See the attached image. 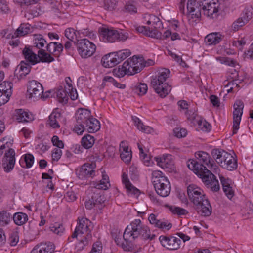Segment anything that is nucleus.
Listing matches in <instances>:
<instances>
[{
	"mask_svg": "<svg viewBox=\"0 0 253 253\" xmlns=\"http://www.w3.org/2000/svg\"><path fill=\"white\" fill-rule=\"evenodd\" d=\"M76 122L74 130L78 135H82L85 130L89 133H94L100 128L99 121L93 117L90 111L87 109H82L78 111Z\"/></svg>",
	"mask_w": 253,
	"mask_h": 253,
	"instance_id": "nucleus-1",
	"label": "nucleus"
},
{
	"mask_svg": "<svg viewBox=\"0 0 253 253\" xmlns=\"http://www.w3.org/2000/svg\"><path fill=\"white\" fill-rule=\"evenodd\" d=\"M92 200L94 203V207H96L98 209H101L102 204L105 200L104 196L100 193L94 192L92 195Z\"/></svg>",
	"mask_w": 253,
	"mask_h": 253,
	"instance_id": "nucleus-36",
	"label": "nucleus"
},
{
	"mask_svg": "<svg viewBox=\"0 0 253 253\" xmlns=\"http://www.w3.org/2000/svg\"><path fill=\"white\" fill-rule=\"evenodd\" d=\"M148 220L150 224L158 228L161 220L158 219L155 214L151 213L148 217Z\"/></svg>",
	"mask_w": 253,
	"mask_h": 253,
	"instance_id": "nucleus-57",
	"label": "nucleus"
},
{
	"mask_svg": "<svg viewBox=\"0 0 253 253\" xmlns=\"http://www.w3.org/2000/svg\"><path fill=\"white\" fill-rule=\"evenodd\" d=\"M16 119L19 122H27L32 120L33 117L31 115L20 109L16 110Z\"/></svg>",
	"mask_w": 253,
	"mask_h": 253,
	"instance_id": "nucleus-33",
	"label": "nucleus"
},
{
	"mask_svg": "<svg viewBox=\"0 0 253 253\" xmlns=\"http://www.w3.org/2000/svg\"><path fill=\"white\" fill-rule=\"evenodd\" d=\"M12 215L6 211L0 212V226H4L9 224L12 218Z\"/></svg>",
	"mask_w": 253,
	"mask_h": 253,
	"instance_id": "nucleus-41",
	"label": "nucleus"
},
{
	"mask_svg": "<svg viewBox=\"0 0 253 253\" xmlns=\"http://www.w3.org/2000/svg\"><path fill=\"white\" fill-rule=\"evenodd\" d=\"M93 228L92 223L89 219L86 218H78V225L72 234L71 238H76L80 234H91Z\"/></svg>",
	"mask_w": 253,
	"mask_h": 253,
	"instance_id": "nucleus-12",
	"label": "nucleus"
},
{
	"mask_svg": "<svg viewBox=\"0 0 253 253\" xmlns=\"http://www.w3.org/2000/svg\"><path fill=\"white\" fill-rule=\"evenodd\" d=\"M46 49L48 52L56 57H58L63 50V46L60 43L51 42L47 43Z\"/></svg>",
	"mask_w": 253,
	"mask_h": 253,
	"instance_id": "nucleus-22",
	"label": "nucleus"
},
{
	"mask_svg": "<svg viewBox=\"0 0 253 253\" xmlns=\"http://www.w3.org/2000/svg\"><path fill=\"white\" fill-rule=\"evenodd\" d=\"M211 155L214 159L221 167H226L225 162L223 161L226 160V158H228L227 159H229L231 158L230 153L223 150L217 149H213L211 151Z\"/></svg>",
	"mask_w": 253,
	"mask_h": 253,
	"instance_id": "nucleus-19",
	"label": "nucleus"
},
{
	"mask_svg": "<svg viewBox=\"0 0 253 253\" xmlns=\"http://www.w3.org/2000/svg\"><path fill=\"white\" fill-rule=\"evenodd\" d=\"M246 23H247V20H245L243 17H240L233 22L232 25V28L234 31H238Z\"/></svg>",
	"mask_w": 253,
	"mask_h": 253,
	"instance_id": "nucleus-49",
	"label": "nucleus"
},
{
	"mask_svg": "<svg viewBox=\"0 0 253 253\" xmlns=\"http://www.w3.org/2000/svg\"><path fill=\"white\" fill-rule=\"evenodd\" d=\"M12 84L11 82L3 81L0 84V92L2 93L12 91Z\"/></svg>",
	"mask_w": 253,
	"mask_h": 253,
	"instance_id": "nucleus-50",
	"label": "nucleus"
},
{
	"mask_svg": "<svg viewBox=\"0 0 253 253\" xmlns=\"http://www.w3.org/2000/svg\"><path fill=\"white\" fill-rule=\"evenodd\" d=\"M15 151L12 148H9L5 152L2 159V167L5 172H9L13 169L15 164Z\"/></svg>",
	"mask_w": 253,
	"mask_h": 253,
	"instance_id": "nucleus-15",
	"label": "nucleus"
},
{
	"mask_svg": "<svg viewBox=\"0 0 253 253\" xmlns=\"http://www.w3.org/2000/svg\"><path fill=\"white\" fill-rule=\"evenodd\" d=\"M65 35L66 37L70 40L71 41H73L74 37L76 35V32L73 28H68L65 31Z\"/></svg>",
	"mask_w": 253,
	"mask_h": 253,
	"instance_id": "nucleus-60",
	"label": "nucleus"
},
{
	"mask_svg": "<svg viewBox=\"0 0 253 253\" xmlns=\"http://www.w3.org/2000/svg\"><path fill=\"white\" fill-rule=\"evenodd\" d=\"M187 194L189 199L196 207L203 201L207 200L203 190L194 185H190L187 187Z\"/></svg>",
	"mask_w": 253,
	"mask_h": 253,
	"instance_id": "nucleus-11",
	"label": "nucleus"
},
{
	"mask_svg": "<svg viewBox=\"0 0 253 253\" xmlns=\"http://www.w3.org/2000/svg\"><path fill=\"white\" fill-rule=\"evenodd\" d=\"M230 157L231 158L229 159H227L228 158H226V160L223 161L225 162V164L226 165V167H222L229 170H233L237 168V160L231 154Z\"/></svg>",
	"mask_w": 253,
	"mask_h": 253,
	"instance_id": "nucleus-43",
	"label": "nucleus"
},
{
	"mask_svg": "<svg viewBox=\"0 0 253 253\" xmlns=\"http://www.w3.org/2000/svg\"><path fill=\"white\" fill-rule=\"evenodd\" d=\"M222 40V35L219 33H212L207 35L205 42L208 45H216Z\"/></svg>",
	"mask_w": 253,
	"mask_h": 253,
	"instance_id": "nucleus-30",
	"label": "nucleus"
},
{
	"mask_svg": "<svg viewBox=\"0 0 253 253\" xmlns=\"http://www.w3.org/2000/svg\"><path fill=\"white\" fill-rule=\"evenodd\" d=\"M94 137L89 134L84 135L82 139V145L85 149L91 148L94 143Z\"/></svg>",
	"mask_w": 253,
	"mask_h": 253,
	"instance_id": "nucleus-42",
	"label": "nucleus"
},
{
	"mask_svg": "<svg viewBox=\"0 0 253 253\" xmlns=\"http://www.w3.org/2000/svg\"><path fill=\"white\" fill-rule=\"evenodd\" d=\"M24 163L26 164L27 168H31L34 162V157L33 155L31 154H26L24 156Z\"/></svg>",
	"mask_w": 253,
	"mask_h": 253,
	"instance_id": "nucleus-54",
	"label": "nucleus"
},
{
	"mask_svg": "<svg viewBox=\"0 0 253 253\" xmlns=\"http://www.w3.org/2000/svg\"><path fill=\"white\" fill-rule=\"evenodd\" d=\"M125 11L130 13H135L137 12V8L134 3L129 2L125 6Z\"/></svg>",
	"mask_w": 253,
	"mask_h": 253,
	"instance_id": "nucleus-59",
	"label": "nucleus"
},
{
	"mask_svg": "<svg viewBox=\"0 0 253 253\" xmlns=\"http://www.w3.org/2000/svg\"><path fill=\"white\" fill-rule=\"evenodd\" d=\"M244 103L240 100L235 101L234 104L233 134H236L239 128V125L243 114Z\"/></svg>",
	"mask_w": 253,
	"mask_h": 253,
	"instance_id": "nucleus-13",
	"label": "nucleus"
},
{
	"mask_svg": "<svg viewBox=\"0 0 253 253\" xmlns=\"http://www.w3.org/2000/svg\"><path fill=\"white\" fill-rule=\"evenodd\" d=\"M146 35L149 37L156 39H161L162 37V33L159 32L156 28L150 30V28H148V32H146Z\"/></svg>",
	"mask_w": 253,
	"mask_h": 253,
	"instance_id": "nucleus-52",
	"label": "nucleus"
},
{
	"mask_svg": "<svg viewBox=\"0 0 253 253\" xmlns=\"http://www.w3.org/2000/svg\"><path fill=\"white\" fill-rule=\"evenodd\" d=\"M120 151L121 159L125 163L128 164L132 158L131 151L128 150V147L124 141H122L120 144Z\"/></svg>",
	"mask_w": 253,
	"mask_h": 253,
	"instance_id": "nucleus-25",
	"label": "nucleus"
},
{
	"mask_svg": "<svg viewBox=\"0 0 253 253\" xmlns=\"http://www.w3.org/2000/svg\"><path fill=\"white\" fill-rule=\"evenodd\" d=\"M152 175V181L157 194L163 197L169 195L171 191V186L167 177L159 170L153 171Z\"/></svg>",
	"mask_w": 253,
	"mask_h": 253,
	"instance_id": "nucleus-5",
	"label": "nucleus"
},
{
	"mask_svg": "<svg viewBox=\"0 0 253 253\" xmlns=\"http://www.w3.org/2000/svg\"><path fill=\"white\" fill-rule=\"evenodd\" d=\"M115 242L118 246H121V247L125 250V251H129L130 246V244L131 242H127L126 241H125L122 239L121 236L120 235H117L115 238Z\"/></svg>",
	"mask_w": 253,
	"mask_h": 253,
	"instance_id": "nucleus-44",
	"label": "nucleus"
},
{
	"mask_svg": "<svg viewBox=\"0 0 253 253\" xmlns=\"http://www.w3.org/2000/svg\"><path fill=\"white\" fill-rule=\"evenodd\" d=\"M132 120L137 126V128L142 132L146 133H151L153 131V129L149 126L143 125L142 121L137 117H132Z\"/></svg>",
	"mask_w": 253,
	"mask_h": 253,
	"instance_id": "nucleus-32",
	"label": "nucleus"
},
{
	"mask_svg": "<svg viewBox=\"0 0 253 253\" xmlns=\"http://www.w3.org/2000/svg\"><path fill=\"white\" fill-rule=\"evenodd\" d=\"M100 36L104 42L110 43L116 41L124 42L129 38V35L127 32L106 28L102 29Z\"/></svg>",
	"mask_w": 253,
	"mask_h": 253,
	"instance_id": "nucleus-7",
	"label": "nucleus"
},
{
	"mask_svg": "<svg viewBox=\"0 0 253 253\" xmlns=\"http://www.w3.org/2000/svg\"><path fill=\"white\" fill-rule=\"evenodd\" d=\"M91 239L92 235L89 233H87V234L84 237L83 239H81L76 244L75 246L77 251H81L83 250L85 246L88 245L89 241H90Z\"/></svg>",
	"mask_w": 253,
	"mask_h": 253,
	"instance_id": "nucleus-38",
	"label": "nucleus"
},
{
	"mask_svg": "<svg viewBox=\"0 0 253 253\" xmlns=\"http://www.w3.org/2000/svg\"><path fill=\"white\" fill-rule=\"evenodd\" d=\"M19 241V236L17 232H12L10 233L8 239V242L11 246L16 245Z\"/></svg>",
	"mask_w": 253,
	"mask_h": 253,
	"instance_id": "nucleus-53",
	"label": "nucleus"
},
{
	"mask_svg": "<svg viewBox=\"0 0 253 253\" xmlns=\"http://www.w3.org/2000/svg\"><path fill=\"white\" fill-rule=\"evenodd\" d=\"M122 181L125 185L128 195L137 196L139 194V190L132 185L128 179L127 175L125 173L122 175Z\"/></svg>",
	"mask_w": 253,
	"mask_h": 253,
	"instance_id": "nucleus-26",
	"label": "nucleus"
},
{
	"mask_svg": "<svg viewBox=\"0 0 253 253\" xmlns=\"http://www.w3.org/2000/svg\"><path fill=\"white\" fill-rule=\"evenodd\" d=\"M159 240L164 247L169 250L178 249L181 243L180 238L174 236L162 235L159 237Z\"/></svg>",
	"mask_w": 253,
	"mask_h": 253,
	"instance_id": "nucleus-14",
	"label": "nucleus"
},
{
	"mask_svg": "<svg viewBox=\"0 0 253 253\" xmlns=\"http://www.w3.org/2000/svg\"><path fill=\"white\" fill-rule=\"evenodd\" d=\"M80 56L83 58L91 56L96 50V46L87 39L77 40L74 42Z\"/></svg>",
	"mask_w": 253,
	"mask_h": 253,
	"instance_id": "nucleus-9",
	"label": "nucleus"
},
{
	"mask_svg": "<svg viewBox=\"0 0 253 253\" xmlns=\"http://www.w3.org/2000/svg\"><path fill=\"white\" fill-rule=\"evenodd\" d=\"M132 88L133 92L139 95L145 94L148 90L147 85L145 83H137L133 85Z\"/></svg>",
	"mask_w": 253,
	"mask_h": 253,
	"instance_id": "nucleus-35",
	"label": "nucleus"
},
{
	"mask_svg": "<svg viewBox=\"0 0 253 253\" xmlns=\"http://www.w3.org/2000/svg\"><path fill=\"white\" fill-rule=\"evenodd\" d=\"M110 185L109 177L107 175L103 174L102 179L100 181V183L96 185L95 187L97 189L106 190Z\"/></svg>",
	"mask_w": 253,
	"mask_h": 253,
	"instance_id": "nucleus-45",
	"label": "nucleus"
},
{
	"mask_svg": "<svg viewBox=\"0 0 253 253\" xmlns=\"http://www.w3.org/2000/svg\"><path fill=\"white\" fill-rule=\"evenodd\" d=\"M76 174L80 179H86L92 178L95 175L93 165L86 163L83 165L82 167L77 170Z\"/></svg>",
	"mask_w": 253,
	"mask_h": 253,
	"instance_id": "nucleus-17",
	"label": "nucleus"
},
{
	"mask_svg": "<svg viewBox=\"0 0 253 253\" xmlns=\"http://www.w3.org/2000/svg\"><path fill=\"white\" fill-rule=\"evenodd\" d=\"M196 160H190L187 163L188 168L193 170L195 173H199L200 171L208 169L217 172L218 167L214 163V160L206 152L198 151L195 154Z\"/></svg>",
	"mask_w": 253,
	"mask_h": 253,
	"instance_id": "nucleus-3",
	"label": "nucleus"
},
{
	"mask_svg": "<svg viewBox=\"0 0 253 253\" xmlns=\"http://www.w3.org/2000/svg\"><path fill=\"white\" fill-rule=\"evenodd\" d=\"M170 210L173 213L177 214L178 215H185L188 213L185 209L176 206H172Z\"/></svg>",
	"mask_w": 253,
	"mask_h": 253,
	"instance_id": "nucleus-55",
	"label": "nucleus"
},
{
	"mask_svg": "<svg viewBox=\"0 0 253 253\" xmlns=\"http://www.w3.org/2000/svg\"><path fill=\"white\" fill-rule=\"evenodd\" d=\"M101 63L105 68H111L118 64L116 52H111L104 56L102 58Z\"/></svg>",
	"mask_w": 253,
	"mask_h": 253,
	"instance_id": "nucleus-20",
	"label": "nucleus"
},
{
	"mask_svg": "<svg viewBox=\"0 0 253 253\" xmlns=\"http://www.w3.org/2000/svg\"><path fill=\"white\" fill-rule=\"evenodd\" d=\"M31 25L28 23L21 24L15 33L16 36H22L31 32Z\"/></svg>",
	"mask_w": 253,
	"mask_h": 253,
	"instance_id": "nucleus-40",
	"label": "nucleus"
},
{
	"mask_svg": "<svg viewBox=\"0 0 253 253\" xmlns=\"http://www.w3.org/2000/svg\"><path fill=\"white\" fill-rule=\"evenodd\" d=\"M200 3L204 15L210 18H217L220 10L218 0H200Z\"/></svg>",
	"mask_w": 253,
	"mask_h": 253,
	"instance_id": "nucleus-8",
	"label": "nucleus"
},
{
	"mask_svg": "<svg viewBox=\"0 0 253 253\" xmlns=\"http://www.w3.org/2000/svg\"><path fill=\"white\" fill-rule=\"evenodd\" d=\"M11 94L12 91H8L4 93L0 92V106L8 102Z\"/></svg>",
	"mask_w": 253,
	"mask_h": 253,
	"instance_id": "nucleus-51",
	"label": "nucleus"
},
{
	"mask_svg": "<svg viewBox=\"0 0 253 253\" xmlns=\"http://www.w3.org/2000/svg\"><path fill=\"white\" fill-rule=\"evenodd\" d=\"M174 133L177 137L181 138L186 136L187 131L185 128H175L174 129Z\"/></svg>",
	"mask_w": 253,
	"mask_h": 253,
	"instance_id": "nucleus-58",
	"label": "nucleus"
},
{
	"mask_svg": "<svg viewBox=\"0 0 253 253\" xmlns=\"http://www.w3.org/2000/svg\"><path fill=\"white\" fill-rule=\"evenodd\" d=\"M170 70L164 68L159 71L157 75L153 76L151 84L155 92L162 98L165 97L171 91V87L166 82L169 77Z\"/></svg>",
	"mask_w": 253,
	"mask_h": 253,
	"instance_id": "nucleus-4",
	"label": "nucleus"
},
{
	"mask_svg": "<svg viewBox=\"0 0 253 253\" xmlns=\"http://www.w3.org/2000/svg\"><path fill=\"white\" fill-rule=\"evenodd\" d=\"M202 179L206 187L213 192H217L220 189V185L216 176L210 170L206 169L205 170L200 171L199 173H195Z\"/></svg>",
	"mask_w": 253,
	"mask_h": 253,
	"instance_id": "nucleus-10",
	"label": "nucleus"
},
{
	"mask_svg": "<svg viewBox=\"0 0 253 253\" xmlns=\"http://www.w3.org/2000/svg\"><path fill=\"white\" fill-rule=\"evenodd\" d=\"M22 53L27 63H30L31 65H35L38 63V54H36L29 47H25L22 51Z\"/></svg>",
	"mask_w": 253,
	"mask_h": 253,
	"instance_id": "nucleus-29",
	"label": "nucleus"
},
{
	"mask_svg": "<svg viewBox=\"0 0 253 253\" xmlns=\"http://www.w3.org/2000/svg\"><path fill=\"white\" fill-rule=\"evenodd\" d=\"M115 52L119 63L126 59L131 54V52L129 49H124Z\"/></svg>",
	"mask_w": 253,
	"mask_h": 253,
	"instance_id": "nucleus-46",
	"label": "nucleus"
},
{
	"mask_svg": "<svg viewBox=\"0 0 253 253\" xmlns=\"http://www.w3.org/2000/svg\"><path fill=\"white\" fill-rule=\"evenodd\" d=\"M51 141L53 145L57 147L58 148H63L64 147L63 142L61 140H59V137L57 136H53L52 138Z\"/></svg>",
	"mask_w": 253,
	"mask_h": 253,
	"instance_id": "nucleus-63",
	"label": "nucleus"
},
{
	"mask_svg": "<svg viewBox=\"0 0 253 253\" xmlns=\"http://www.w3.org/2000/svg\"><path fill=\"white\" fill-rule=\"evenodd\" d=\"M38 63H50L54 60V58L51 56L52 54L46 52L43 49H40L38 52Z\"/></svg>",
	"mask_w": 253,
	"mask_h": 253,
	"instance_id": "nucleus-31",
	"label": "nucleus"
},
{
	"mask_svg": "<svg viewBox=\"0 0 253 253\" xmlns=\"http://www.w3.org/2000/svg\"><path fill=\"white\" fill-rule=\"evenodd\" d=\"M172 156L169 154L164 155L163 157L157 158L155 159L157 163V165L163 169H171L173 164L170 161Z\"/></svg>",
	"mask_w": 253,
	"mask_h": 253,
	"instance_id": "nucleus-27",
	"label": "nucleus"
},
{
	"mask_svg": "<svg viewBox=\"0 0 253 253\" xmlns=\"http://www.w3.org/2000/svg\"><path fill=\"white\" fill-rule=\"evenodd\" d=\"M219 178L224 192L229 199H231L234 196V191L231 186L232 180L221 175H219Z\"/></svg>",
	"mask_w": 253,
	"mask_h": 253,
	"instance_id": "nucleus-21",
	"label": "nucleus"
},
{
	"mask_svg": "<svg viewBox=\"0 0 253 253\" xmlns=\"http://www.w3.org/2000/svg\"><path fill=\"white\" fill-rule=\"evenodd\" d=\"M185 115L187 117V119L194 121V123H195L196 120L197 119V114L196 113L193 112L191 110H187L185 112Z\"/></svg>",
	"mask_w": 253,
	"mask_h": 253,
	"instance_id": "nucleus-62",
	"label": "nucleus"
},
{
	"mask_svg": "<svg viewBox=\"0 0 253 253\" xmlns=\"http://www.w3.org/2000/svg\"><path fill=\"white\" fill-rule=\"evenodd\" d=\"M27 91L29 93V98H33L34 100L40 98L43 93V86L36 81H30L27 87Z\"/></svg>",
	"mask_w": 253,
	"mask_h": 253,
	"instance_id": "nucleus-16",
	"label": "nucleus"
},
{
	"mask_svg": "<svg viewBox=\"0 0 253 253\" xmlns=\"http://www.w3.org/2000/svg\"><path fill=\"white\" fill-rule=\"evenodd\" d=\"M49 228L50 231L59 235H61L64 231L63 226L57 223L51 225Z\"/></svg>",
	"mask_w": 253,
	"mask_h": 253,
	"instance_id": "nucleus-48",
	"label": "nucleus"
},
{
	"mask_svg": "<svg viewBox=\"0 0 253 253\" xmlns=\"http://www.w3.org/2000/svg\"><path fill=\"white\" fill-rule=\"evenodd\" d=\"M61 117V114L58 112H53L49 116L48 124L53 128H59L60 125L58 122Z\"/></svg>",
	"mask_w": 253,
	"mask_h": 253,
	"instance_id": "nucleus-34",
	"label": "nucleus"
},
{
	"mask_svg": "<svg viewBox=\"0 0 253 253\" xmlns=\"http://www.w3.org/2000/svg\"><path fill=\"white\" fill-rule=\"evenodd\" d=\"M195 209L198 213L204 216H209L211 213V207L208 199L203 201V203L198 205Z\"/></svg>",
	"mask_w": 253,
	"mask_h": 253,
	"instance_id": "nucleus-23",
	"label": "nucleus"
},
{
	"mask_svg": "<svg viewBox=\"0 0 253 253\" xmlns=\"http://www.w3.org/2000/svg\"><path fill=\"white\" fill-rule=\"evenodd\" d=\"M56 97L58 101L63 104H66L68 100V95L66 90L61 87L56 92Z\"/></svg>",
	"mask_w": 253,
	"mask_h": 253,
	"instance_id": "nucleus-39",
	"label": "nucleus"
},
{
	"mask_svg": "<svg viewBox=\"0 0 253 253\" xmlns=\"http://www.w3.org/2000/svg\"><path fill=\"white\" fill-rule=\"evenodd\" d=\"M54 249V246L51 243L41 244L36 246L31 253H53Z\"/></svg>",
	"mask_w": 253,
	"mask_h": 253,
	"instance_id": "nucleus-24",
	"label": "nucleus"
},
{
	"mask_svg": "<svg viewBox=\"0 0 253 253\" xmlns=\"http://www.w3.org/2000/svg\"><path fill=\"white\" fill-rule=\"evenodd\" d=\"M46 43L47 41L42 38L41 35L35 36L34 44L38 48L41 49L42 48Z\"/></svg>",
	"mask_w": 253,
	"mask_h": 253,
	"instance_id": "nucleus-47",
	"label": "nucleus"
},
{
	"mask_svg": "<svg viewBox=\"0 0 253 253\" xmlns=\"http://www.w3.org/2000/svg\"><path fill=\"white\" fill-rule=\"evenodd\" d=\"M142 64L138 61V58L134 56L124 62L121 69H114L113 73L121 78L126 74L133 75L138 73L142 70Z\"/></svg>",
	"mask_w": 253,
	"mask_h": 253,
	"instance_id": "nucleus-6",
	"label": "nucleus"
},
{
	"mask_svg": "<svg viewBox=\"0 0 253 253\" xmlns=\"http://www.w3.org/2000/svg\"><path fill=\"white\" fill-rule=\"evenodd\" d=\"M131 228L127 226L124 233L123 237L124 240L132 242L135 238L140 237L143 239L153 240L155 235L151 234L148 226L143 224L140 219H135L130 224Z\"/></svg>",
	"mask_w": 253,
	"mask_h": 253,
	"instance_id": "nucleus-2",
	"label": "nucleus"
},
{
	"mask_svg": "<svg viewBox=\"0 0 253 253\" xmlns=\"http://www.w3.org/2000/svg\"><path fill=\"white\" fill-rule=\"evenodd\" d=\"M253 9L252 7L245 8L244 10L243 13V15L242 17H243L245 20H247V23L252 19L253 16Z\"/></svg>",
	"mask_w": 253,
	"mask_h": 253,
	"instance_id": "nucleus-56",
	"label": "nucleus"
},
{
	"mask_svg": "<svg viewBox=\"0 0 253 253\" xmlns=\"http://www.w3.org/2000/svg\"><path fill=\"white\" fill-rule=\"evenodd\" d=\"M31 69V66L28 63L22 61L20 64L17 66V69L15 71V75L19 74V76H17L18 79L22 78L28 74Z\"/></svg>",
	"mask_w": 253,
	"mask_h": 253,
	"instance_id": "nucleus-28",
	"label": "nucleus"
},
{
	"mask_svg": "<svg viewBox=\"0 0 253 253\" xmlns=\"http://www.w3.org/2000/svg\"><path fill=\"white\" fill-rule=\"evenodd\" d=\"M116 7V3L110 0H104V8L105 9L112 11Z\"/></svg>",
	"mask_w": 253,
	"mask_h": 253,
	"instance_id": "nucleus-64",
	"label": "nucleus"
},
{
	"mask_svg": "<svg viewBox=\"0 0 253 253\" xmlns=\"http://www.w3.org/2000/svg\"><path fill=\"white\" fill-rule=\"evenodd\" d=\"M14 223L17 225L24 224L28 219V215L23 212H17L13 215Z\"/></svg>",
	"mask_w": 253,
	"mask_h": 253,
	"instance_id": "nucleus-37",
	"label": "nucleus"
},
{
	"mask_svg": "<svg viewBox=\"0 0 253 253\" xmlns=\"http://www.w3.org/2000/svg\"><path fill=\"white\" fill-rule=\"evenodd\" d=\"M189 16L192 18H199L201 15V3H197L196 0H189L187 4Z\"/></svg>",
	"mask_w": 253,
	"mask_h": 253,
	"instance_id": "nucleus-18",
	"label": "nucleus"
},
{
	"mask_svg": "<svg viewBox=\"0 0 253 253\" xmlns=\"http://www.w3.org/2000/svg\"><path fill=\"white\" fill-rule=\"evenodd\" d=\"M185 115L187 117V119L194 121V123H195L196 120L197 119V114L196 113L193 112L191 110H187L185 112Z\"/></svg>",
	"mask_w": 253,
	"mask_h": 253,
	"instance_id": "nucleus-61",
	"label": "nucleus"
}]
</instances>
